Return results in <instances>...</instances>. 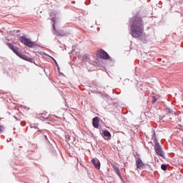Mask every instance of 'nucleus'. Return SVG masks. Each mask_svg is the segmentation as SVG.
<instances>
[{"mask_svg": "<svg viewBox=\"0 0 183 183\" xmlns=\"http://www.w3.org/2000/svg\"><path fill=\"white\" fill-rule=\"evenodd\" d=\"M92 164H94L95 168H97V169H99V168H101V164L99 163V160L97 159H93L92 160Z\"/></svg>", "mask_w": 183, "mask_h": 183, "instance_id": "0eeeda50", "label": "nucleus"}, {"mask_svg": "<svg viewBox=\"0 0 183 183\" xmlns=\"http://www.w3.org/2000/svg\"><path fill=\"white\" fill-rule=\"evenodd\" d=\"M20 41L22 44L30 48H33V46H35V43H34L32 41H31V39L26 37H21Z\"/></svg>", "mask_w": 183, "mask_h": 183, "instance_id": "f03ea898", "label": "nucleus"}, {"mask_svg": "<svg viewBox=\"0 0 183 183\" xmlns=\"http://www.w3.org/2000/svg\"><path fill=\"white\" fill-rule=\"evenodd\" d=\"M103 134L104 137H107V138H109V137H111V133H109V132L108 131H104Z\"/></svg>", "mask_w": 183, "mask_h": 183, "instance_id": "1a4fd4ad", "label": "nucleus"}, {"mask_svg": "<svg viewBox=\"0 0 183 183\" xmlns=\"http://www.w3.org/2000/svg\"><path fill=\"white\" fill-rule=\"evenodd\" d=\"M86 59H89V56H88V55H84V56H83V60H84V61H86Z\"/></svg>", "mask_w": 183, "mask_h": 183, "instance_id": "ddd939ff", "label": "nucleus"}, {"mask_svg": "<svg viewBox=\"0 0 183 183\" xmlns=\"http://www.w3.org/2000/svg\"><path fill=\"white\" fill-rule=\"evenodd\" d=\"M161 168L163 171H167V164H162Z\"/></svg>", "mask_w": 183, "mask_h": 183, "instance_id": "f8f14e48", "label": "nucleus"}, {"mask_svg": "<svg viewBox=\"0 0 183 183\" xmlns=\"http://www.w3.org/2000/svg\"><path fill=\"white\" fill-rule=\"evenodd\" d=\"M16 55L19 56V58H21V59H24V61H29V62H32V59L28 57L27 56H25L24 54H19L18 52H16Z\"/></svg>", "mask_w": 183, "mask_h": 183, "instance_id": "39448f33", "label": "nucleus"}, {"mask_svg": "<svg viewBox=\"0 0 183 183\" xmlns=\"http://www.w3.org/2000/svg\"><path fill=\"white\" fill-rule=\"evenodd\" d=\"M115 172L119 177H121V173H119V169L115 168Z\"/></svg>", "mask_w": 183, "mask_h": 183, "instance_id": "9b49d317", "label": "nucleus"}, {"mask_svg": "<svg viewBox=\"0 0 183 183\" xmlns=\"http://www.w3.org/2000/svg\"><path fill=\"white\" fill-rule=\"evenodd\" d=\"M52 59H54V61H55V59L54 58H52Z\"/></svg>", "mask_w": 183, "mask_h": 183, "instance_id": "a211bd4d", "label": "nucleus"}, {"mask_svg": "<svg viewBox=\"0 0 183 183\" xmlns=\"http://www.w3.org/2000/svg\"><path fill=\"white\" fill-rule=\"evenodd\" d=\"M57 35V36H62L63 35L60 34H56Z\"/></svg>", "mask_w": 183, "mask_h": 183, "instance_id": "dca6fc26", "label": "nucleus"}, {"mask_svg": "<svg viewBox=\"0 0 183 183\" xmlns=\"http://www.w3.org/2000/svg\"><path fill=\"white\" fill-rule=\"evenodd\" d=\"M137 168H139V169H144V168H145V164L142 162V160H141V159H137Z\"/></svg>", "mask_w": 183, "mask_h": 183, "instance_id": "423d86ee", "label": "nucleus"}, {"mask_svg": "<svg viewBox=\"0 0 183 183\" xmlns=\"http://www.w3.org/2000/svg\"><path fill=\"white\" fill-rule=\"evenodd\" d=\"M166 112L168 115H169V114H174V112L171 110V109H167Z\"/></svg>", "mask_w": 183, "mask_h": 183, "instance_id": "9d476101", "label": "nucleus"}, {"mask_svg": "<svg viewBox=\"0 0 183 183\" xmlns=\"http://www.w3.org/2000/svg\"><path fill=\"white\" fill-rule=\"evenodd\" d=\"M54 62H55V64H56V65H58V63L56 62V60H54Z\"/></svg>", "mask_w": 183, "mask_h": 183, "instance_id": "f3484780", "label": "nucleus"}, {"mask_svg": "<svg viewBox=\"0 0 183 183\" xmlns=\"http://www.w3.org/2000/svg\"><path fill=\"white\" fill-rule=\"evenodd\" d=\"M4 128L2 126H0V134L4 131Z\"/></svg>", "mask_w": 183, "mask_h": 183, "instance_id": "2eb2a0df", "label": "nucleus"}, {"mask_svg": "<svg viewBox=\"0 0 183 183\" xmlns=\"http://www.w3.org/2000/svg\"><path fill=\"white\" fill-rule=\"evenodd\" d=\"M132 35L134 38H138L142 35V23L141 19L135 20L132 27Z\"/></svg>", "mask_w": 183, "mask_h": 183, "instance_id": "f257e3e1", "label": "nucleus"}, {"mask_svg": "<svg viewBox=\"0 0 183 183\" xmlns=\"http://www.w3.org/2000/svg\"><path fill=\"white\" fill-rule=\"evenodd\" d=\"M154 149L157 155H159V157H164V152L161 149V146H159L158 143H156V144L154 145Z\"/></svg>", "mask_w": 183, "mask_h": 183, "instance_id": "20e7f679", "label": "nucleus"}, {"mask_svg": "<svg viewBox=\"0 0 183 183\" xmlns=\"http://www.w3.org/2000/svg\"><path fill=\"white\" fill-rule=\"evenodd\" d=\"M97 55L100 58H102V59H109V55H108V53L102 49L97 51Z\"/></svg>", "mask_w": 183, "mask_h": 183, "instance_id": "7ed1b4c3", "label": "nucleus"}, {"mask_svg": "<svg viewBox=\"0 0 183 183\" xmlns=\"http://www.w3.org/2000/svg\"><path fill=\"white\" fill-rule=\"evenodd\" d=\"M152 102V104H155V102H157V97H153Z\"/></svg>", "mask_w": 183, "mask_h": 183, "instance_id": "4468645a", "label": "nucleus"}, {"mask_svg": "<svg viewBox=\"0 0 183 183\" xmlns=\"http://www.w3.org/2000/svg\"><path fill=\"white\" fill-rule=\"evenodd\" d=\"M93 127H94V128H98V127H99V119H98V117L93 119Z\"/></svg>", "mask_w": 183, "mask_h": 183, "instance_id": "6e6552de", "label": "nucleus"}]
</instances>
